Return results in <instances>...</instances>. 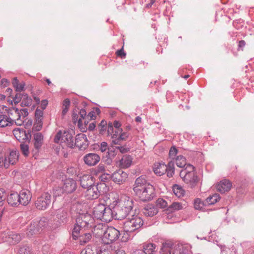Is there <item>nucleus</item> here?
<instances>
[{
    "instance_id": "f257e3e1",
    "label": "nucleus",
    "mask_w": 254,
    "mask_h": 254,
    "mask_svg": "<svg viewBox=\"0 0 254 254\" xmlns=\"http://www.w3.org/2000/svg\"><path fill=\"white\" fill-rule=\"evenodd\" d=\"M176 165L182 168L179 172L180 177L191 188L195 187L199 179L196 175L194 167L187 164L186 159L182 155L178 156L176 158Z\"/></svg>"
},
{
    "instance_id": "f03ea898",
    "label": "nucleus",
    "mask_w": 254,
    "mask_h": 254,
    "mask_svg": "<svg viewBox=\"0 0 254 254\" xmlns=\"http://www.w3.org/2000/svg\"><path fill=\"white\" fill-rule=\"evenodd\" d=\"M134 202L131 198L127 196L121 198L112 209L113 218L119 220L127 219L134 213L132 210Z\"/></svg>"
},
{
    "instance_id": "7ed1b4c3",
    "label": "nucleus",
    "mask_w": 254,
    "mask_h": 254,
    "mask_svg": "<svg viewBox=\"0 0 254 254\" xmlns=\"http://www.w3.org/2000/svg\"><path fill=\"white\" fill-rule=\"evenodd\" d=\"M143 223L142 218L138 214H135L134 212L125 222L124 229L127 233L138 232Z\"/></svg>"
},
{
    "instance_id": "20e7f679",
    "label": "nucleus",
    "mask_w": 254,
    "mask_h": 254,
    "mask_svg": "<svg viewBox=\"0 0 254 254\" xmlns=\"http://www.w3.org/2000/svg\"><path fill=\"white\" fill-rule=\"evenodd\" d=\"M93 214L95 218L106 223L111 222L113 219L112 208L101 203L94 207Z\"/></svg>"
},
{
    "instance_id": "39448f33",
    "label": "nucleus",
    "mask_w": 254,
    "mask_h": 254,
    "mask_svg": "<svg viewBox=\"0 0 254 254\" xmlns=\"http://www.w3.org/2000/svg\"><path fill=\"white\" fill-rule=\"evenodd\" d=\"M189 247L182 244L171 245L168 243L162 244L161 254H189Z\"/></svg>"
},
{
    "instance_id": "423d86ee",
    "label": "nucleus",
    "mask_w": 254,
    "mask_h": 254,
    "mask_svg": "<svg viewBox=\"0 0 254 254\" xmlns=\"http://www.w3.org/2000/svg\"><path fill=\"white\" fill-rule=\"evenodd\" d=\"M108 190L107 185L104 183H97L96 186H93L86 189L84 192L85 197L88 200H94L98 198L102 193Z\"/></svg>"
},
{
    "instance_id": "0eeeda50",
    "label": "nucleus",
    "mask_w": 254,
    "mask_h": 254,
    "mask_svg": "<svg viewBox=\"0 0 254 254\" xmlns=\"http://www.w3.org/2000/svg\"><path fill=\"white\" fill-rule=\"evenodd\" d=\"M52 195L48 192H44L37 197L34 205L36 209L39 210H45L47 209L51 204Z\"/></svg>"
},
{
    "instance_id": "6e6552de",
    "label": "nucleus",
    "mask_w": 254,
    "mask_h": 254,
    "mask_svg": "<svg viewBox=\"0 0 254 254\" xmlns=\"http://www.w3.org/2000/svg\"><path fill=\"white\" fill-rule=\"evenodd\" d=\"M120 236V232L114 227H108L104 231L102 241L104 244L109 245L117 241Z\"/></svg>"
},
{
    "instance_id": "1a4fd4ad",
    "label": "nucleus",
    "mask_w": 254,
    "mask_h": 254,
    "mask_svg": "<svg viewBox=\"0 0 254 254\" xmlns=\"http://www.w3.org/2000/svg\"><path fill=\"white\" fill-rule=\"evenodd\" d=\"M142 201H148L151 200L155 195V189L154 187L150 185H148L146 188L141 190L137 193H135Z\"/></svg>"
},
{
    "instance_id": "9d476101",
    "label": "nucleus",
    "mask_w": 254,
    "mask_h": 254,
    "mask_svg": "<svg viewBox=\"0 0 254 254\" xmlns=\"http://www.w3.org/2000/svg\"><path fill=\"white\" fill-rule=\"evenodd\" d=\"M13 134L16 139L20 143L27 142L29 143L31 138L30 130L26 131L23 128L17 127L12 131Z\"/></svg>"
},
{
    "instance_id": "9b49d317",
    "label": "nucleus",
    "mask_w": 254,
    "mask_h": 254,
    "mask_svg": "<svg viewBox=\"0 0 254 254\" xmlns=\"http://www.w3.org/2000/svg\"><path fill=\"white\" fill-rule=\"evenodd\" d=\"M76 220L86 229L94 226V218L88 213H79Z\"/></svg>"
},
{
    "instance_id": "f8f14e48",
    "label": "nucleus",
    "mask_w": 254,
    "mask_h": 254,
    "mask_svg": "<svg viewBox=\"0 0 254 254\" xmlns=\"http://www.w3.org/2000/svg\"><path fill=\"white\" fill-rule=\"evenodd\" d=\"M12 111H14L16 116V119L14 121L17 126H21L24 123L23 119L28 115V110L26 108L19 110L16 107H12L8 109L7 113L9 115H12Z\"/></svg>"
},
{
    "instance_id": "ddd939ff",
    "label": "nucleus",
    "mask_w": 254,
    "mask_h": 254,
    "mask_svg": "<svg viewBox=\"0 0 254 254\" xmlns=\"http://www.w3.org/2000/svg\"><path fill=\"white\" fill-rule=\"evenodd\" d=\"M75 143V146H77L79 150L84 151L88 147L89 141L86 134L79 133L76 135Z\"/></svg>"
},
{
    "instance_id": "4468645a",
    "label": "nucleus",
    "mask_w": 254,
    "mask_h": 254,
    "mask_svg": "<svg viewBox=\"0 0 254 254\" xmlns=\"http://www.w3.org/2000/svg\"><path fill=\"white\" fill-rule=\"evenodd\" d=\"M123 131L122 129H115L113 123L109 122L108 125L107 133L108 136H111L112 139V145H117L119 144V136Z\"/></svg>"
},
{
    "instance_id": "2eb2a0df",
    "label": "nucleus",
    "mask_w": 254,
    "mask_h": 254,
    "mask_svg": "<svg viewBox=\"0 0 254 254\" xmlns=\"http://www.w3.org/2000/svg\"><path fill=\"white\" fill-rule=\"evenodd\" d=\"M83 160L88 166H94L100 161V157L97 153H89L83 156Z\"/></svg>"
},
{
    "instance_id": "dca6fc26",
    "label": "nucleus",
    "mask_w": 254,
    "mask_h": 254,
    "mask_svg": "<svg viewBox=\"0 0 254 254\" xmlns=\"http://www.w3.org/2000/svg\"><path fill=\"white\" fill-rule=\"evenodd\" d=\"M86 117V111L84 109H81L78 112L77 110H73L72 115V122L74 124L77 123L78 126L81 128L83 125L82 119Z\"/></svg>"
},
{
    "instance_id": "f3484780",
    "label": "nucleus",
    "mask_w": 254,
    "mask_h": 254,
    "mask_svg": "<svg viewBox=\"0 0 254 254\" xmlns=\"http://www.w3.org/2000/svg\"><path fill=\"white\" fill-rule=\"evenodd\" d=\"M127 177L128 174L122 169L117 170L111 176L113 181L119 185L123 184L125 182Z\"/></svg>"
},
{
    "instance_id": "a211bd4d",
    "label": "nucleus",
    "mask_w": 254,
    "mask_h": 254,
    "mask_svg": "<svg viewBox=\"0 0 254 254\" xmlns=\"http://www.w3.org/2000/svg\"><path fill=\"white\" fill-rule=\"evenodd\" d=\"M148 185L150 184L147 182L146 176L141 175L135 180L133 185V190L135 193H136L146 188Z\"/></svg>"
},
{
    "instance_id": "6ab92c4d",
    "label": "nucleus",
    "mask_w": 254,
    "mask_h": 254,
    "mask_svg": "<svg viewBox=\"0 0 254 254\" xmlns=\"http://www.w3.org/2000/svg\"><path fill=\"white\" fill-rule=\"evenodd\" d=\"M18 197H19V204L26 206L31 201L32 195L31 192L27 189H23L18 193Z\"/></svg>"
},
{
    "instance_id": "aec40b11",
    "label": "nucleus",
    "mask_w": 254,
    "mask_h": 254,
    "mask_svg": "<svg viewBox=\"0 0 254 254\" xmlns=\"http://www.w3.org/2000/svg\"><path fill=\"white\" fill-rule=\"evenodd\" d=\"M80 184L82 188L88 189L94 185V178L90 174H84L80 177Z\"/></svg>"
},
{
    "instance_id": "412c9836",
    "label": "nucleus",
    "mask_w": 254,
    "mask_h": 254,
    "mask_svg": "<svg viewBox=\"0 0 254 254\" xmlns=\"http://www.w3.org/2000/svg\"><path fill=\"white\" fill-rule=\"evenodd\" d=\"M64 191L67 193L73 192L76 189V182L71 178L65 180L63 186Z\"/></svg>"
},
{
    "instance_id": "4be33fe9",
    "label": "nucleus",
    "mask_w": 254,
    "mask_h": 254,
    "mask_svg": "<svg viewBox=\"0 0 254 254\" xmlns=\"http://www.w3.org/2000/svg\"><path fill=\"white\" fill-rule=\"evenodd\" d=\"M62 142H64L66 145L70 148L75 147V140H74L72 133L68 131H64L63 134Z\"/></svg>"
},
{
    "instance_id": "5701e85b",
    "label": "nucleus",
    "mask_w": 254,
    "mask_h": 254,
    "mask_svg": "<svg viewBox=\"0 0 254 254\" xmlns=\"http://www.w3.org/2000/svg\"><path fill=\"white\" fill-rule=\"evenodd\" d=\"M232 187L231 182L227 179L221 181L217 185L216 189L221 193H225L230 190Z\"/></svg>"
},
{
    "instance_id": "b1692460",
    "label": "nucleus",
    "mask_w": 254,
    "mask_h": 254,
    "mask_svg": "<svg viewBox=\"0 0 254 254\" xmlns=\"http://www.w3.org/2000/svg\"><path fill=\"white\" fill-rule=\"evenodd\" d=\"M142 213L147 217H152L158 213V209L152 204H147L143 209Z\"/></svg>"
},
{
    "instance_id": "393cba45",
    "label": "nucleus",
    "mask_w": 254,
    "mask_h": 254,
    "mask_svg": "<svg viewBox=\"0 0 254 254\" xmlns=\"http://www.w3.org/2000/svg\"><path fill=\"white\" fill-rule=\"evenodd\" d=\"M166 164L163 162H156L153 165V170L157 176H161L164 175L166 172Z\"/></svg>"
},
{
    "instance_id": "a878e982",
    "label": "nucleus",
    "mask_w": 254,
    "mask_h": 254,
    "mask_svg": "<svg viewBox=\"0 0 254 254\" xmlns=\"http://www.w3.org/2000/svg\"><path fill=\"white\" fill-rule=\"evenodd\" d=\"M43 138L44 136L41 132H36L33 134L34 146L36 152H38L41 147Z\"/></svg>"
},
{
    "instance_id": "bb28decb",
    "label": "nucleus",
    "mask_w": 254,
    "mask_h": 254,
    "mask_svg": "<svg viewBox=\"0 0 254 254\" xmlns=\"http://www.w3.org/2000/svg\"><path fill=\"white\" fill-rule=\"evenodd\" d=\"M78 223L76 220L72 230V237L74 240H78L79 236L86 230L81 225Z\"/></svg>"
},
{
    "instance_id": "cd10ccee",
    "label": "nucleus",
    "mask_w": 254,
    "mask_h": 254,
    "mask_svg": "<svg viewBox=\"0 0 254 254\" xmlns=\"http://www.w3.org/2000/svg\"><path fill=\"white\" fill-rule=\"evenodd\" d=\"M19 197L18 196V192H13L7 196V202L8 204L12 206H16L19 205Z\"/></svg>"
},
{
    "instance_id": "c85d7f7f",
    "label": "nucleus",
    "mask_w": 254,
    "mask_h": 254,
    "mask_svg": "<svg viewBox=\"0 0 254 254\" xmlns=\"http://www.w3.org/2000/svg\"><path fill=\"white\" fill-rule=\"evenodd\" d=\"M14 121L9 117H7L6 115H4L1 112L0 113V127H4L9 126L13 124Z\"/></svg>"
},
{
    "instance_id": "c756f323",
    "label": "nucleus",
    "mask_w": 254,
    "mask_h": 254,
    "mask_svg": "<svg viewBox=\"0 0 254 254\" xmlns=\"http://www.w3.org/2000/svg\"><path fill=\"white\" fill-rule=\"evenodd\" d=\"M4 157L6 158V160H7V164H8L9 167L10 165H14L18 161L19 153L16 151H12L9 153V155Z\"/></svg>"
},
{
    "instance_id": "7c9ffc66",
    "label": "nucleus",
    "mask_w": 254,
    "mask_h": 254,
    "mask_svg": "<svg viewBox=\"0 0 254 254\" xmlns=\"http://www.w3.org/2000/svg\"><path fill=\"white\" fill-rule=\"evenodd\" d=\"M142 248V251L144 254H155L157 251L156 245L152 243H144Z\"/></svg>"
},
{
    "instance_id": "2f4dec72",
    "label": "nucleus",
    "mask_w": 254,
    "mask_h": 254,
    "mask_svg": "<svg viewBox=\"0 0 254 254\" xmlns=\"http://www.w3.org/2000/svg\"><path fill=\"white\" fill-rule=\"evenodd\" d=\"M36 224L34 221H33L31 222L30 225L28 226L26 232V234L28 237H31L40 232Z\"/></svg>"
},
{
    "instance_id": "473e14b6",
    "label": "nucleus",
    "mask_w": 254,
    "mask_h": 254,
    "mask_svg": "<svg viewBox=\"0 0 254 254\" xmlns=\"http://www.w3.org/2000/svg\"><path fill=\"white\" fill-rule=\"evenodd\" d=\"M132 162V159L130 156L124 155L120 160V166L122 168H127L129 167Z\"/></svg>"
},
{
    "instance_id": "72a5a7b5",
    "label": "nucleus",
    "mask_w": 254,
    "mask_h": 254,
    "mask_svg": "<svg viewBox=\"0 0 254 254\" xmlns=\"http://www.w3.org/2000/svg\"><path fill=\"white\" fill-rule=\"evenodd\" d=\"M92 237L91 233H83L79 236L78 240L80 245H84L91 240Z\"/></svg>"
},
{
    "instance_id": "f704fd0d",
    "label": "nucleus",
    "mask_w": 254,
    "mask_h": 254,
    "mask_svg": "<svg viewBox=\"0 0 254 254\" xmlns=\"http://www.w3.org/2000/svg\"><path fill=\"white\" fill-rule=\"evenodd\" d=\"M21 240L20 236L16 233L11 232L8 235L7 238L6 237L5 241L11 242L13 244H17Z\"/></svg>"
},
{
    "instance_id": "c9c22d12",
    "label": "nucleus",
    "mask_w": 254,
    "mask_h": 254,
    "mask_svg": "<svg viewBox=\"0 0 254 254\" xmlns=\"http://www.w3.org/2000/svg\"><path fill=\"white\" fill-rule=\"evenodd\" d=\"M221 198L219 194L215 193L212 195H210L205 199V204L207 205H213L218 202Z\"/></svg>"
},
{
    "instance_id": "e433bc0d",
    "label": "nucleus",
    "mask_w": 254,
    "mask_h": 254,
    "mask_svg": "<svg viewBox=\"0 0 254 254\" xmlns=\"http://www.w3.org/2000/svg\"><path fill=\"white\" fill-rule=\"evenodd\" d=\"M166 166L167 169L165 174L168 177H172L175 173L174 162L170 161L167 165L166 164Z\"/></svg>"
},
{
    "instance_id": "4c0bfd02",
    "label": "nucleus",
    "mask_w": 254,
    "mask_h": 254,
    "mask_svg": "<svg viewBox=\"0 0 254 254\" xmlns=\"http://www.w3.org/2000/svg\"><path fill=\"white\" fill-rule=\"evenodd\" d=\"M57 217L60 223H66L68 221L67 212L63 210H60L57 213Z\"/></svg>"
},
{
    "instance_id": "58836bf2",
    "label": "nucleus",
    "mask_w": 254,
    "mask_h": 254,
    "mask_svg": "<svg viewBox=\"0 0 254 254\" xmlns=\"http://www.w3.org/2000/svg\"><path fill=\"white\" fill-rule=\"evenodd\" d=\"M115 147H112L108 149L107 154L106 155L107 159L106 160V162L108 164H110L112 163V159L114 158L116 155H117V152Z\"/></svg>"
},
{
    "instance_id": "ea45409f",
    "label": "nucleus",
    "mask_w": 254,
    "mask_h": 254,
    "mask_svg": "<svg viewBox=\"0 0 254 254\" xmlns=\"http://www.w3.org/2000/svg\"><path fill=\"white\" fill-rule=\"evenodd\" d=\"M173 190L176 196L180 197L184 196L185 191L182 187L177 184H175L173 187Z\"/></svg>"
},
{
    "instance_id": "a19ab883",
    "label": "nucleus",
    "mask_w": 254,
    "mask_h": 254,
    "mask_svg": "<svg viewBox=\"0 0 254 254\" xmlns=\"http://www.w3.org/2000/svg\"><path fill=\"white\" fill-rule=\"evenodd\" d=\"M98 254H111L110 246L104 245L97 248Z\"/></svg>"
},
{
    "instance_id": "79ce46f5",
    "label": "nucleus",
    "mask_w": 254,
    "mask_h": 254,
    "mask_svg": "<svg viewBox=\"0 0 254 254\" xmlns=\"http://www.w3.org/2000/svg\"><path fill=\"white\" fill-rule=\"evenodd\" d=\"M183 208L181 203L178 202H174L172 203L167 208V210L170 211L180 210Z\"/></svg>"
},
{
    "instance_id": "37998d69",
    "label": "nucleus",
    "mask_w": 254,
    "mask_h": 254,
    "mask_svg": "<svg viewBox=\"0 0 254 254\" xmlns=\"http://www.w3.org/2000/svg\"><path fill=\"white\" fill-rule=\"evenodd\" d=\"M35 223L37 224V227L38 228L40 231H41L43 228H44L48 226V219L45 217H43L40 219L39 221H34Z\"/></svg>"
},
{
    "instance_id": "c03bdc74",
    "label": "nucleus",
    "mask_w": 254,
    "mask_h": 254,
    "mask_svg": "<svg viewBox=\"0 0 254 254\" xmlns=\"http://www.w3.org/2000/svg\"><path fill=\"white\" fill-rule=\"evenodd\" d=\"M207 204H205V200L203 201L200 198H196L194 201V207L195 209L202 210L204 208V206H206Z\"/></svg>"
},
{
    "instance_id": "a18cd8bd",
    "label": "nucleus",
    "mask_w": 254,
    "mask_h": 254,
    "mask_svg": "<svg viewBox=\"0 0 254 254\" xmlns=\"http://www.w3.org/2000/svg\"><path fill=\"white\" fill-rule=\"evenodd\" d=\"M28 144L27 142H22L20 144V150L25 157H27L29 154Z\"/></svg>"
},
{
    "instance_id": "49530a36",
    "label": "nucleus",
    "mask_w": 254,
    "mask_h": 254,
    "mask_svg": "<svg viewBox=\"0 0 254 254\" xmlns=\"http://www.w3.org/2000/svg\"><path fill=\"white\" fill-rule=\"evenodd\" d=\"M108 125L107 122L103 120L99 125V130L100 134H104L108 129Z\"/></svg>"
},
{
    "instance_id": "de8ad7c7",
    "label": "nucleus",
    "mask_w": 254,
    "mask_h": 254,
    "mask_svg": "<svg viewBox=\"0 0 254 254\" xmlns=\"http://www.w3.org/2000/svg\"><path fill=\"white\" fill-rule=\"evenodd\" d=\"M81 254H98L97 248L92 249L87 247L84 250L81 251Z\"/></svg>"
},
{
    "instance_id": "09e8293b",
    "label": "nucleus",
    "mask_w": 254,
    "mask_h": 254,
    "mask_svg": "<svg viewBox=\"0 0 254 254\" xmlns=\"http://www.w3.org/2000/svg\"><path fill=\"white\" fill-rule=\"evenodd\" d=\"M31 248L27 246H23L19 248V254H31Z\"/></svg>"
},
{
    "instance_id": "8fccbe9b",
    "label": "nucleus",
    "mask_w": 254,
    "mask_h": 254,
    "mask_svg": "<svg viewBox=\"0 0 254 254\" xmlns=\"http://www.w3.org/2000/svg\"><path fill=\"white\" fill-rule=\"evenodd\" d=\"M156 205L161 208H166L168 207L167 201L162 198H159L156 200Z\"/></svg>"
},
{
    "instance_id": "3c124183",
    "label": "nucleus",
    "mask_w": 254,
    "mask_h": 254,
    "mask_svg": "<svg viewBox=\"0 0 254 254\" xmlns=\"http://www.w3.org/2000/svg\"><path fill=\"white\" fill-rule=\"evenodd\" d=\"M43 127V120H35L33 129L35 131H40Z\"/></svg>"
},
{
    "instance_id": "603ef678",
    "label": "nucleus",
    "mask_w": 254,
    "mask_h": 254,
    "mask_svg": "<svg viewBox=\"0 0 254 254\" xmlns=\"http://www.w3.org/2000/svg\"><path fill=\"white\" fill-rule=\"evenodd\" d=\"M178 153V150L174 146H172L169 151V156L170 158L174 159L176 158V155Z\"/></svg>"
},
{
    "instance_id": "864d4df0",
    "label": "nucleus",
    "mask_w": 254,
    "mask_h": 254,
    "mask_svg": "<svg viewBox=\"0 0 254 254\" xmlns=\"http://www.w3.org/2000/svg\"><path fill=\"white\" fill-rule=\"evenodd\" d=\"M43 111L37 108L35 111V120H43Z\"/></svg>"
},
{
    "instance_id": "5fc2aeb1",
    "label": "nucleus",
    "mask_w": 254,
    "mask_h": 254,
    "mask_svg": "<svg viewBox=\"0 0 254 254\" xmlns=\"http://www.w3.org/2000/svg\"><path fill=\"white\" fill-rule=\"evenodd\" d=\"M129 136V133L127 132H123V131L121 132L120 135L119 136V144L118 145L121 144V141L126 140Z\"/></svg>"
},
{
    "instance_id": "6e6d98bb",
    "label": "nucleus",
    "mask_w": 254,
    "mask_h": 254,
    "mask_svg": "<svg viewBox=\"0 0 254 254\" xmlns=\"http://www.w3.org/2000/svg\"><path fill=\"white\" fill-rule=\"evenodd\" d=\"M6 196L5 190L4 189L0 188V206L3 205V201L5 200Z\"/></svg>"
},
{
    "instance_id": "4d7b16f0",
    "label": "nucleus",
    "mask_w": 254,
    "mask_h": 254,
    "mask_svg": "<svg viewBox=\"0 0 254 254\" xmlns=\"http://www.w3.org/2000/svg\"><path fill=\"white\" fill-rule=\"evenodd\" d=\"M7 161L6 158L0 157V168L2 167L8 168V164H7Z\"/></svg>"
},
{
    "instance_id": "13d9d810",
    "label": "nucleus",
    "mask_w": 254,
    "mask_h": 254,
    "mask_svg": "<svg viewBox=\"0 0 254 254\" xmlns=\"http://www.w3.org/2000/svg\"><path fill=\"white\" fill-rule=\"evenodd\" d=\"M23 96V99L21 101H24L26 104H27L28 106H30L32 103V99L28 96L27 93Z\"/></svg>"
},
{
    "instance_id": "bf43d9fd",
    "label": "nucleus",
    "mask_w": 254,
    "mask_h": 254,
    "mask_svg": "<svg viewBox=\"0 0 254 254\" xmlns=\"http://www.w3.org/2000/svg\"><path fill=\"white\" fill-rule=\"evenodd\" d=\"M63 133H62V130H59L57 134H56L55 137H54V142L55 143H59L61 140L62 141V137H63Z\"/></svg>"
},
{
    "instance_id": "052dcab7",
    "label": "nucleus",
    "mask_w": 254,
    "mask_h": 254,
    "mask_svg": "<svg viewBox=\"0 0 254 254\" xmlns=\"http://www.w3.org/2000/svg\"><path fill=\"white\" fill-rule=\"evenodd\" d=\"M115 149L119 150L120 152L122 153H126L127 152L129 148L128 147H127L126 145L124 146H116Z\"/></svg>"
},
{
    "instance_id": "680f3d73",
    "label": "nucleus",
    "mask_w": 254,
    "mask_h": 254,
    "mask_svg": "<svg viewBox=\"0 0 254 254\" xmlns=\"http://www.w3.org/2000/svg\"><path fill=\"white\" fill-rule=\"evenodd\" d=\"M109 149L108 143L105 141H103L100 145V150L102 152H105Z\"/></svg>"
},
{
    "instance_id": "e2e57ef3",
    "label": "nucleus",
    "mask_w": 254,
    "mask_h": 254,
    "mask_svg": "<svg viewBox=\"0 0 254 254\" xmlns=\"http://www.w3.org/2000/svg\"><path fill=\"white\" fill-rule=\"evenodd\" d=\"M25 85V84L24 82L19 83L18 86L15 88L16 91L21 92V91L24 90Z\"/></svg>"
},
{
    "instance_id": "0e129e2a",
    "label": "nucleus",
    "mask_w": 254,
    "mask_h": 254,
    "mask_svg": "<svg viewBox=\"0 0 254 254\" xmlns=\"http://www.w3.org/2000/svg\"><path fill=\"white\" fill-rule=\"evenodd\" d=\"M118 56L121 57L122 58H125L126 56V53L124 52L123 47L121 49L118 50L116 52Z\"/></svg>"
},
{
    "instance_id": "69168bd1",
    "label": "nucleus",
    "mask_w": 254,
    "mask_h": 254,
    "mask_svg": "<svg viewBox=\"0 0 254 254\" xmlns=\"http://www.w3.org/2000/svg\"><path fill=\"white\" fill-rule=\"evenodd\" d=\"M70 104V101L69 99H64L63 103V108L69 109Z\"/></svg>"
},
{
    "instance_id": "338daca9",
    "label": "nucleus",
    "mask_w": 254,
    "mask_h": 254,
    "mask_svg": "<svg viewBox=\"0 0 254 254\" xmlns=\"http://www.w3.org/2000/svg\"><path fill=\"white\" fill-rule=\"evenodd\" d=\"M88 118H90V120H95L96 119L95 112L94 111L90 112L88 115L86 114V117Z\"/></svg>"
},
{
    "instance_id": "774afa93",
    "label": "nucleus",
    "mask_w": 254,
    "mask_h": 254,
    "mask_svg": "<svg viewBox=\"0 0 254 254\" xmlns=\"http://www.w3.org/2000/svg\"><path fill=\"white\" fill-rule=\"evenodd\" d=\"M113 126L115 129H122L121 128V124L118 121H115L113 124Z\"/></svg>"
}]
</instances>
